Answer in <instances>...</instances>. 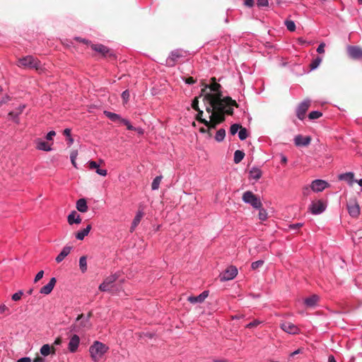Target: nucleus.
Listing matches in <instances>:
<instances>
[{
	"mask_svg": "<svg viewBox=\"0 0 362 362\" xmlns=\"http://www.w3.org/2000/svg\"><path fill=\"white\" fill-rule=\"evenodd\" d=\"M7 311H8V307L5 304H1L0 305V313L2 314Z\"/></svg>",
	"mask_w": 362,
	"mask_h": 362,
	"instance_id": "680f3d73",
	"label": "nucleus"
},
{
	"mask_svg": "<svg viewBox=\"0 0 362 362\" xmlns=\"http://www.w3.org/2000/svg\"><path fill=\"white\" fill-rule=\"evenodd\" d=\"M209 291H204L197 296L188 297L187 300L192 304L202 303L209 296Z\"/></svg>",
	"mask_w": 362,
	"mask_h": 362,
	"instance_id": "a211bd4d",
	"label": "nucleus"
},
{
	"mask_svg": "<svg viewBox=\"0 0 362 362\" xmlns=\"http://www.w3.org/2000/svg\"><path fill=\"white\" fill-rule=\"evenodd\" d=\"M245 157V153L240 150H236L234 153V163H239Z\"/></svg>",
	"mask_w": 362,
	"mask_h": 362,
	"instance_id": "2f4dec72",
	"label": "nucleus"
},
{
	"mask_svg": "<svg viewBox=\"0 0 362 362\" xmlns=\"http://www.w3.org/2000/svg\"><path fill=\"white\" fill-rule=\"evenodd\" d=\"M349 214L353 218H358L361 214V209L356 198L350 199L346 204Z\"/></svg>",
	"mask_w": 362,
	"mask_h": 362,
	"instance_id": "0eeeda50",
	"label": "nucleus"
},
{
	"mask_svg": "<svg viewBox=\"0 0 362 362\" xmlns=\"http://www.w3.org/2000/svg\"><path fill=\"white\" fill-rule=\"evenodd\" d=\"M258 209H259V214H258L259 219L261 221H266L268 217L267 212L266 209H263L262 206Z\"/></svg>",
	"mask_w": 362,
	"mask_h": 362,
	"instance_id": "4c0bfd02",
	"label": "nucleus"
},
{
	"mask_svg": "<svg viewBox=\"0 0 362 362\" xmlns=\"http://www.w3.org/2000/svg\"><path fill=\"white\" fill-rule=\"evenodd\" d=\"M338 179L346 182L349 186H352L355 182L354 173L352 172L340 174L338 175Z\"/></svg>",
	"mask_w": 362,
	"mask_h": 362,
	"instance_id": "412c9836",
	"label": "nucleus"
},
{
	"mask_svg": "<svg viewBox=\"0 0 362 362\" xmlns=\"http://www.w3.org/2000/svg\"><path fill=\"white\" fill-rule=\"evenodd\" d=\"M23 294V291H18V292H16L12 295L11 299L14 301H18V300H21Z\"/></svg>",
	"mask_w": 362,
	"mask_h": 362,
	"instance_id": "a18cd8bd",
	"label": "nucleus"
},
{
	"mask_svg": "<svg viewBox=\"0 0 362 362\" xmlns=\"http://www.w3.org/2000/svg\"><path fill=\"white\" fill-rule=\"evenodd\" d=\"M76 209L78 211L85 213L88 211V205L86 199L81 198L76 202Z\"/></svg>",
	"mask_w": 362,
	"mask_h": 362,
	"instance_id": "393cba45",
	"label": "nucleus"
},
{
	"mask_svg": "<svg viewBox=\"0 0 362 362\" xmlns=\"http://www.w3.org/2000/svg\"><path fill=\"white\" fill-rule=\"evenodd\" d=\"M33 362H45V360H44V358H42V357H39V356H38V357L35 358L33 360Z\"/></svg>",
	"mask_w": 362,
	"mask_h": 362,
	"instance_id": "774afa93",
	"label": "nucleus"
},
{
	"mask_svg": "<svg viewBox=\"0 0 362 362\" xmlns=\"http://www.w3.org/2000/svg\"><path fill=\"white\" fill-rule=\"evenodd\" d=\"M134 131H136L139 134H143L144 131L142 128L141 127H134V129H133Z\"/></svg>",
	"mask_w": 362,
	"mask_h": 362,
	"instance_id": "69168bd1",
	"label": "nucleus"
},
{
	"mask_svg": "<svg viewBox=\"0 0 362 362\" xmlns=\"http://www.w3.org/2000/svg\"><path fill=\"white\" fill-rule=\"evenodd\" d=\"M243 201L250 204L255 209H259L262 206L261 200L251 191H247L243 194Z\"/></svg>",
	"mask_w": 362,
	"mask_h": 362,
	"instance_id": "423d86ee",
	"label": "nucleus"
},
{
	"mask_svg": "<svg viewBox=\"0 0 362 362\" xmlns=\"http://www.w3.org/2000/svg\"><path fill=\"white\" fill-rule=\"evenodd\" d=\"M56 135V132L53 130L49 132L46 135V139L48 141H51L53 139V136Z\"/></svg>",
	"mask_w": 362,
	"mask_h": 362,
	"instance_id": "13d9d810",
	"label": "nucleus"
},
{
	"mask_svg": "<svg viewBox=\"0 0 362 362\" xmlns=\"http://www.w3.org/2000/svg\"><path fill=\"white\" fill-rule=\"evenodd\" d=\"M68 223L70 225L74 223L79 224L81 223V218L78 214H77L76 211H73L71 214H69L67 217Z\"/></svg>",
	"mask_w": 362,
	"mask_h": 362,
	"instance_id": "4be33fe9",
	"label": "nucleus"
},
{
	"mask_svg": "<svg viewBox=\"0 0 362 362\" xmlns=\"http://www.w3.org/2000/svg\"><path fill=\"white\" fill-rule=\"evenodd\" d=\"M36 148L40 151H51L52 150L49 144L45 141L40 139L36 141Z\"/></svg>",
	"mask_w": 362,
	"mask_h": 362,
	"instance_id": "a878e982",
	"label": "nucleus"
},
{
	"mask_svg": "<svg viewBox=\"0 0 362 362\" xmlns=\"http://www.w3.org/2000/svg\"><path fill=\"white\" fill-rule=\"evenodd\" d=\"M143 216H144V213L141 211H139L136 213V214L134 216V220L132 223L131 231H133L135 229V228L139 225Z\"/></svg>",
	"mask_w": 362,
	"mask_h": 362,
	"instance_id": "c756f323",
	"label": "nucleus"
},
{
	"mask_svg": "<svg viewBox=\"0 0 362 362\" xmlns=\"http://www.w3.org/2000/svg\"><path fill=\"white\" fill-rule=\"evenodd\" d=\"M322 115V113L320 111H312L309 113L308 117L310 119H315L320 118Z\"/></svg>",
	"mask_w": 362,
	"mask_h": 362,
	"instance_id": "ea45409f",
	"label": "nucleus"
},
{
	"mask_svg": "<svg viewBox=\"0 0 362 362\" xmlns=\"http://www.w3.org/2000/svg\"><path fill=\"white\" fill-rule=\"evenodd\" d=\"M40 354L43 356H48L51 352H52V350H51V347L49 344H44L41 348H40Z\"/></svg>",
	"mask_w": 362,
	"mask_h": 362,
	"instance_id": "c9c22d12",
	"label": "nucleus"
},
{
	"mask_svg": "<svg viewBox=\"0 0 362 362\" xmlns=\"http://www.w3.org/2000/svg\"><path fill=\"white\" fill-rule=\"evenodd\" d=\"M237 274V268L235 266H230L220 274L219 277L221 281H226L235 279Z\"/></svg>",
	"mask_w": 362,
	"mask_h": 362,
	"instance_id": "6e6552de",
	"label": "nucleus"
},
{
	"mask_svg": "<svg viewBox=\"0 0 362 362\" xmlns=\"http://www.w3.org/2000/svg\"><path fill=\"white\" fill-rule=\"evenodd\" d=\"M95 173L99 175H101V176H106L107 174V170L105 169H100L99 168V167L98 168V169L95 170Z\"/></svg>",
	"mask_w": 362,
	"mask_h": 362,
	"instance_id": "6e6d98bb",
	"label": "nucleus"
},
{
	"mask_svg": "<svg viewBox=\"0 0 362 362\" xmlns=\"http://www.w3.org/2000/svg\"><path fill=\"white\" fill-rule=\"evenodd\" d=\"M264 264L263 260H257L255 262H253L251 264V268L253 270H255L259 267H261Z\"/></svg>",
	"mask_w": 362,
	"mask_h": 362,
	"instance_id": "c03bdc74",
	"label": "nucleus"
},
{
	"mask_svg": "<svg viewBox=\"0 0 362 362\" xmlns=\"http://www.w3.org/2000/svg\"><path fill=\"white\" fill-rule=\"evenodd\" d=\"M182 81H184L185 82V83L189 84V85L193 84L196 81V80H194L193 78V77H191V76L187 77V78L182 77Z\"/></svg>",
	"mask_w": 362,
	"mask_h": 362,
	"instance_id": "603ef678",
	"label": "nucleus"
},
{
	"mask_svg": "<svg viewBox=\"0 0 362 362\" xmlns=\"http://www.w3.org/2000/svg\"><path fill=\"white\" fill-rule=\"evenodd\" d=\"M121 123L124 124L127 127V129H129V130L134 129V127L132 126L131 124V123L129 122V121L127 119H124V118L121 119Z\"/></svg>",
	"mask_w": 362,
	"mask_h": 362,
	"instance_id": "49530a36",
	"label": "nucleus"
},
{
	"mask_svg": "<svg viewBox=\"0 0 362 362\" xmlns=\"http://www.w3.org/2000/svg\"><path fill=\"white\" fill-rule=\"evenodd\" d=\"M91 229V225H88L85 228L81 230L78 231L76 233V238L79 240H82L84 238L88 235L90 230Z\"/></svg>",
	"mask_w": 362,
	"mask_h": 362,
	"instance_id": "bb28decb",
	"label": "nucleus"
},
{
	"mask_svg": "<svg viewBox=\"0 0 362 362\" xmlns=\"http://www.w3.org/2000/svg\"><path fill=\"white\" fill-rule=\"evenodd\" d=\"M162 178H163L162 176L159 175V176H156L153 179L152 184H151L152 190H157L159 188Z\"/></svg>",
	"mask_w": 362,
	"mask_h": 362,
	"instance_id": "473e14b6",
	"label": "nucleus"
},
{
	"mask_svg": "<svg viewBox=\"0 0 362 362\" xmlns=\"http://www.w3.org/2000/svg\"><path fill=\"white\" fill-rule=\"evenodd\" d=\"M322 59L320 57H317L310 64L311 70L315 69L321 63Z\"/></svg>",
	"mask_w": 362,
	"mask_h": 362,
	"instance_id": "79ce46f5",
	"label": "nucleus"
},
{
	"mask_svg": "<svg viewBox=\"0 0 362 362\" xmlns=\"http://www.w3.org/2000/svg\"><path fill=\"white\" fill-rule=\"evenodd\" d=\"M325 44L324 42L320 43L317 48V52L319 54L324 53L325 52Z\"/></svg>",
	"mask_w": 362,
	"mask_h": 362,
	"instance_id": "4d7b16f0",
	"label": "nucleus"
},
{
	"mask_svg": "<svg viewBox=\"0 0 362 362\" xmlns=\"http://www.w3.org/2000/svg\"><path fill=\"white\" fill-rule=\"evenodd\" d=\"M108 350L109 347L99 341H95L89 347L90 356L93 362H99Z\"/></svg>",
	"mask_w": 362,
	"mask_h": 362,
	"instance_id": "7ed1b4c3",
	"label": "nucleus"
},
{
	"mask_svg": "<svg viewBox=\"0 0 362 362\" xmlns=\"http://www.w3.org/2000/svg\"><path fill=\"white\" fill-rule=\"evenodd\" d=\"M311 191H312V189L310 188V186H304L302 189V193H303V196H308Z\"/></svg>",
	"mask_w": 362,
	"mask_h": 362,
	"instance_id": "3c124183",
	"label": "nucleus"
},
{
	"mask_svg": "<svg viewBox=\"0 0 362 362\" xmlns=\"http://www.w3.org/2000/svg\"><path fill=\"white\" fill-rule=\"evenodd\" d=\"M212 83L209 86L211 93H207L204 98L208 103V110L218 108L225 110L228 115H232L233 107L238 106L236 102L229 97L221 98V85L216 82L214 78H212Z\"/></svg>",
	"mask_w": 362,
	"mask_h": 362,
	"instance_id": "f257e3e1",
	"label": "nucleus"
},
{
	"mask_svg": "<svg viewBox=\"0 0 362 362\" xmlns=\"http://www.w3.org/2000/svg\"><path fill=\"white\" fill-rule=\"evenodd\" d=\"M327 208V205L322 200L313 202L310 205L309 209L312 214L319 215L323 213Z\"/></svg>",
	"mask_w": 362,
	"mask_h": 362,
	"instance_id": "1a4fd4ad",
	"label": "nucleus"
},
{
	"mask_svg": "<svg viewBox=\"0 0 362 362\" xmlns=\"http://www.w3.org/2000/svg\"><path fill=\"white\" fill-rule=\"evenodd\" d=\"M347 52L351 59H362V48L358 46H349L347 47Z\"/></svg>",
	"mask_w": 362,
	"mask_h": 362,
	"instance_id": "ddd939ff",
	"label": "nucleus"
},
{
	"mask_svg": "<svg viewBox=\"0 0 362 362\" xmlns=\"http://www.w3.org/2000/svg\"><path fill=\"white\" fill-rule=\"evenodd\" d=\"M43 275H44V271L41 270V271L38 272L37 274L35 275V277L34 279V282L36 283L39 280H40L43 277Z\"/></svg>",
	"mask_w": 362,
	"mask_h": 362,
	"instance_id": "5fc2aeb1",
	"label": "nucleus"
},
{
	"mask_svg": "<svg viewBox=\"0 0 362 362\" xmlns=\"http://www.w3.org/2000/svg\"><path fill=\"white\" fill-rule=\"evenodd\" d=\"M310 101L309 100H305L301 102L296 110V116L300 120L303 119L305 117V115L309 108Z\"/></svg>",
	"mask_w": 362,
	"mask_h": 362,
	"instance_id": "f8f14e48",
	"label": "nucleus"
},
{
	"mask_svg": "<svg viewBox=\"0 0 362 362\" xmlns=\"http://www.w3.org/2000/svg\"><path fill=\"white\" fill-rule=\"evenodd\" d=\"M25 107V105H19L16 109L8 112V118L13 120L15 123H19V115L23 112Z\"/></svg>",
	"mask_w": 362,
	"mask_h": 362,
	"instance_id": "dca6fc26",
	"label": "nucleus"
},
{
	"mask_svg": "<svg viewBox=\"0 0 362 362\" xmlns=\"http://www.w3.org/2000/svg\"><path fill=\"white\" fill-rule=\"evenodd\" d=\"M17 362H31V359L30 357H22Z\"/></svg>",
	"mask_w": 362,
	"mask_h": 362,
	"instance_id": "0e129e2a",
	"label": "nucleus"
},
{
	"mask_svg": "<svg viewBox=\"0 0 362 362\" xmlns=\"http://www.w3.org/2000/svg\"><path fill=\"white\" fill-rule=\"evenodd\" d=\"M262 322L259 320H253L252 322L248 323L245 327L246 328H252V327H257L259 325L262 324Z\"/></svg>",
	"mask_w": 362,
	"mask_h": 362,
	"instance_id": "de8ad7c7",
	"label": "nucleus"
},
{
	"mask_svg": "<svg viewBox=\"0 0 362 362\" xmlns=\"http://www.w3.org/2000/svg\"><path fill=\"white\" fill-rule=\"evenodd\" d=\"M77 156H78V151L73 150L70 153V160H71V164L76 168H77V164L76 162V159Z\"/></svg>",
	"mask_w": 362,
	"mask_h": 362,
	"instance_id": "e433bc0d",
	"label": "nucleus"
},
{
	"mask_svg": "<svg viewBox=\"0 0 362 362\" xmlns=\"http://www.w3.org/2000/svg\"><path fill=\"white\" fill-rule=\"evenodd\" d=\"M89 317H90V315L88 317H84L83 314L79 315L77 317L76 322H79L80 327L85 328V327H89V325H90Z\"/></svg>",
	"mask_w": 362,
	"mask_h": 362,
	"instance_id": "cd10ccee",
	"label": "nucleus"
},
{
	"mask_svg": "<svg viewBox=\"0 0 362 362\" xmlns=\"http://www.w3.org/2000/svg\"><path fill=\"white\" fill-rule=\"evenodd\" d=\"M72 247L70 246H65L56 257V262L59 263L62 262L64 258L70 253Z\"/></svg>",
	"mask_w": 362,
	"mask_h": 362,
	"instance_id": "5701e85b",
	"label": "nucleus"
},
{
	"mask_svg": "<svg viewBox=\"0 0 362 362\" xmlns=\"http://www.w3.org/2000/svg\"><path fill=\"white\" fill-rule=\"evenodd\" d=\"M329 187V184L327 181L320 179L315 180L310 184V188L314 192H322Z\"/></svg>",
	"mask_w": 362,
	"mask_h": 362,
	"instance_id": "9d476101",
	"label": "nucleus"
},
{
	"mask_svg": "<svg viewBox=\"0 0 362 362\" xmlns=\"http://www.w3.org/2000/svg\"><path fill=\"white\" fill-rule=\"evenodd\" d=\"M303 226V223H294V224H291L289 226V228L291 229H293V230H296V229H298L300 228V227Z\"/></svg>",
	"mask_w": 362,
	"mask_h": 362,
	"instance_id": "052dcab7",
	"label": "nucleus"
},
{
	"mask_svg": "<svg viewBox=\"0 0 362 362\" xmlns=\"http://www.w3.org/2000/svg\"><path fill=\"white\" fill-rule=\"evenodd\" d=\"M244 4L248 7H252L254 5V0H245Z\"/></svg>",
	"mask_w": 362,
	"mask_h": 362,
	"instance_id": "e2e57ef3",
	"label": "nucleus"
},
{
	"mask_svg": "<svg viewBox=\"0 0 362 362\" xmlns=\"http://www.w3.org/2000/svg\"><path fill=\"white\" fill-rule=\"evenodd\" d=\"M240 128H241V126L238 124H232L230 128V134L235 135Z\"/></svg>",
	"mask_w": 362,
	"mask_h": 362,
	"instance_id": "37998d69",
	"label": "nucleus"
},
{
	"mask_svg": "<svg viewBox=\"0 0 362 362\" xmlns=\"http://www.w3.org/2000/svg\"><path fill=\"white\" fill-rule=\"evenodd\" d=\"M91 48L93 50L102 54L104 57L112 55L110 49L102 44H92Z\"/></svg>",
	"mask_w": 362,
	"mask_h": 362,
	"instance_id": "6ab92c4d",
	"label": "nucleus"
},
{
	"mask_svg": "<svg viewBox=\"0 0 362 362\" xmlns=\"http://www.w3.org/2000/svg\"><path fill=\"white\" fill-rule=\"evenodd\" d=\"M120 275V272H117L106 277L99 286V290L103 292H111L115 286L114 283L119 278Z\"/></svg>",
	"mask_w": 362,
	"mask_h": 362,
	"instance_id": "39448f33",
	"label": "nucleus"
},
{
	"mask_svg": "<svg viewBox=\"0 0 362 362\" xmlns=\"http://www.w3.org/2000/svg\"><path fill=\"white\" fill-rule=\"evenodd\" d=\"M281 329L289 334H297L300 333V329L296 325L290 322H284L280 325Z\"/></svg>",
	"mask_w": 362,
	"mask_h": 362,
	"instance_id": "9b49d317",
	"label": "nucleus"
},
{
	"mask_svg": "<svg viewBox=\"0 0 362 362\" xmlns=\"http://www.w3.org/2000/svg\"><path fill=\"white\" fill-rule=\"evenodd\" d=\"M248 136L247 131L245 128L241 127L238 132V137L240 140L243 141Z\"/></svg>",
	"mask_w": 362,
	"mask_h": 362,
	"instance_id": "58836bf2",
	"label": "nucleus"
},
{
	"mask_svg": "<svg viewBox=\"0 0 362 362\" xmlns=\"http://www.w3.org/2000/svg\"><path fill=\"white\" fill-rule=\"evenodd\" d=\"M198 100L197 98H194L192 103V107L193 109L196 110H198V113L199 112V111H201L199 108H198Z\"/></svg>",
	"mask_w": 362,
	"mask_h": 362,
	"instance_id": "bf43d9fd",
	"label": "nucleus"
},
{
	"mask_svg": "<svg viewBox=\"0 0 362 362\" xmlns=\"http://www.w3.org/2000/svg\"><path fill=\"white\" fill-rule=\"evenodd\" d=\"M206 110L209 115V120L202 119L203 111H199V112L197 114L196 118L198 121L204 124L208 128H215L217 124L223 121L224 116L223 113L228 114L225 110L218 108H213V110L209 111L207 105L206 106Z\"/></svg>",
	"mask_w": 362,
	"mask_h": 362,
	"instance_id": "f03ea898",
	"label": "nucleus"
},
{
	"mask_svg": "<svg viewBox=\"0 0 362 362\" xmlns=\"http://www.w3.org/2000/svg\"><path fill=\"white\" fill-rule=\"evenodd\" d=\"M56 282H57V280H56L55 277L51 278L49 283L40 288V293L41 294H45V295L49 294L52 291V290L56 284Z\"/></svg>",
	"mask_w": 362,
	"mask_h": 362,
	"instance_id": "aec40b11",
	"label": "nucleus"
},
{
	"mask_svg": "<svg viewBox=\"0 0 362 362\" xmlns=\"http://www.w3.org/2000/svg\"><path fill=\"white\" fill-rule=\"evenodd\" d=\"M64 134L66 136H67L68 138H69V137H70V136H71V129H68V128H67V129H65L64 130Z\"/></svg>",
	"mask_w": 362,
	"mask_h": 362,
	"instance_id": "338daca9",
	"label": "nucleus"
},
{
	"mask_svg": "<svg viewBox=\"0 0 362 362\" xmlns=\"http://www.w3.org/2000/svg\"><path fill=\"white\" fill-rule=\"evenodd\" d=\"M225 136H226V131L224 129H220L217 131L216 134V136H215V139L220 142V141H222L224 138H225Z\"/></svg>",
	"mask_w": 362,
	"mask_h": 362,
	"instance_id": "f704fd0d",
	"label": "nucleus"
},
{
	"mask_svg": "<svg viewBox=\"0 0 362 362\" xmlns=\"http://www.w3.org/2000/svg\"><path fill=\"white\" fill-rule=\"evenodd\" d=\"M129 92L128 90H125L124 91L122 92V98L124 101V103H127V101L129 100Z\"/></svg>",
	"mask_w": 362,
	"mask_h": 362,
	"instance_id": "09e8293b",
	"label": "nucleus"
},
{
	"mask_svg": "<svg viewBox=\"0 0 362 362\" xmlns=\"http://www.w3.org/2000/svg\"><path fill=\"white\" fill-rule=\"evenodd\" d=\"M181 57V51L180 49H175L170 52V55L165 60L166 65L168 66H173L176 62Z\"/></svg>",
	"mask_w": 362,
	"mask_h": 362,
	"instance_id": "4468645a",
	"label": "nucleus"
},
{
	"mask_svg": "<svg viewBox=\"0 0 362 362\" xmlns=\"http://www.w3.org/2000/svg\"><path fill=\"white\" fill-rule=\"evenodd\" d=\"M250 178L253 179L255 180H258L261 178L262 175V172L260 168L257 167H253L249 172Z\"/></svg>",
	"mask_w": 362,
	"mask_h": 362,
	"instance_id": "b1692460",
	"label": "nucleus"
},
{
	"mask_svg": "<svg viewBox=\"0 0 362 362\" xmlns=\"http://www.w3.org/2000/svg\"><path fill=\"white\" fill-rule=\"evenodd\" d=\"M79 267L82 272L87 270V259L86 256H82L79 259Z\"/></svg>",
	"mask_w": 362,
	"mask_h": 362,
	"instance_id": "72a5a7b5",
	"label": "nucleus"
},
{
	"mask_svg": "<svg viewBox=\"0 0 362 362\" xmlns=\"http://www.w3.org/2000/svg\"><path fill=\"white\" fill-rule=\"evenodd\" d=\"M257 4L259 7L267 6L269 5L268 0H257Z\"/></svg>",
	"mask_w": 362,
	"mask_h": 362,
	"instance_id": "864d4df0",
	"label": "nucleus"
},
{
	"mask_svg": "<svg viewBox=\"0 0 362 362\" xmlns=\"http://www.w3.org/2000/svg\"><path fill=\"white\" fill-rule=\"evenodd\" d=\"M17 66L25 69H34L40 70L42 68L41 62L35 57L28 55L25 57L19 59Z\"/></svg>",
	"mask_w": 362,
	"mask_h": 362,
	"instance_id": "20e7f679",
	"label": "nucleus"
},
{
	"mask_svg": "<svg viewBox=\"0 0 362 362\" xmlns=\"http://www.w3.org/2000/svg\"><path fill=\"white\" fill-rule=\"evenodd\" d=\"M80 344V337L77 334H73L68 344V349L71 353H75L77 351Z\"/></svg>",
	"mask_w": 362,
	"mask_h": 362,
	"instance_id": "2eb2a0df",
	"label": "nucleus"
},
{
	"mask_svg": "<svg viewBox=\"0 0 362 362\" xmlns=\"http://www.w3.org/2000/svg\"><path fill=\"white\" fill-rule=\"evenodd\" d=\"M319 297L317 295H312L311 296L305 299L304 303L308 307H314L317 305Z\"/></svg>",
	"mask_w": 362,
	"mask_h": 362,
	"instance_id": "c85d7f7f",
	"label": "nucleus"
},
{
	"mask_svg": "<svg viewBox=\"0 0 362 362\" xmlns=\"http://www.w3.org/2000/svg\"><path fill=\"white\" fill-rule=\"evenodd\" d=\"M285 25L289 31H291V32L295 31L296 25L293 21H290V20L285 21Z\"/></svg>",
	"mask_w": 362,
	"mask_h": 362,
	"instance_id": "a19ab883",
	"label": "nucleus"
},
{
	"mask_svg": "<svg viewBox=\"0 0 362 362\" xmlns=\"http://www.w3.org/2000/svg\"><path fill=\"white\" fill-rule=\"evenodd\" d=\"M104 115L112 122L119 121L121 122V119H122L119 115L109 111H104Z\"/></svg>",
	"mask_w": 362,
	"mask_h": 362,
	"instance_id": "7c9ffc66",
	"label": "nucleus"
},
{
	"mask_svg": "<svg viewBox=\"0 0 362 362\" xmlns=\"http://www.w3.org/2000/svg\"><path fill=\"white\" fill-rule=\"evenodd\" d=\"M311 142V137L310 136H303L301 134H298L294 138V144L296 146H308Z\"/></svg>",
	"mask_w": 362,
	"mask_h": 362,
	"instance_id": "f3484780",
	"label": "nucleus"
},
{
	"mask_svg": "<svg viewBox=\"0 0 362 362\" xmlns=\"http://www.w3.org/2000/svg\"><path fill=\"white\" fill-rule=\"evenodd\" d=\"M88 165L89 168L91 170L95 169V170H96L98 169V168L99 167V165L95 161H93V160L88 161Z\"/></svg>",
	"mask_w": 362,
	"mask_h": 362,
	"instance_id": "8fccbe9b",
	"label": "nucleus"
}]
</instances>
